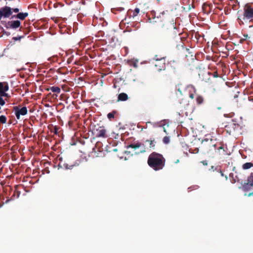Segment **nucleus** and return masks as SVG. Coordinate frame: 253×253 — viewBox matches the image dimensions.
Wrapping results in <instances>:
<instances>
[{
	"instance_id": "obj_42",
	"label": "nucleus",
	"mask_w": 253,
	"mask_h": 253,
	"mask_svg": "<svg viewBox=\"0 0 253 253\" xmlns=\"http://www.w3.org/2000/svg\"><path fill=\"white\" fill-rule=\"evenodd\" d=\"M179 162V160H177L175 162V164H177Z\"/></svg>"
},
{
	"instance_id": "obj_37",
	"label": "nucleus",
	"mask_w": 253,
	"mask_h": 253,
	"mask_svg": "<svg viewBox=\"0 0 253 253\" xmlns=\"http://www.w3.org/2000/svg\"><path fill=\"white\" fill-rule=\"evenodd\" d=\"M202 163L204 165L207 166L208 165V163L206 161H203L202 162Z\"/></svg>"
},
{
	"instance_id": "obj_18",
	"label": "nucleus",
	"mask_w": 253,
	"mask_h": 253,
	"mask_svg": "<svg viewBox=\"0 0 253 253\" xmlns=\"http://www.w3.org/2000/svg\"><path fill=\"white\" fill-rule=\"evenodd\" d=\"M79 165L78 164H77V163H74V164H68V163H64L63 164V167L66 169H72L74 167H76V166H78Z\"/></svg>"
},
{
	"instance_id": "obj_10",
	"label": "nucleus",
	"mask_w": 253,
	"mask_h": 253,
	"mask_svg": "<svg viewBox=\"0 0 253 253\" xmlns=\"http://www.w3.org/2000/svg\"><path fill=\"white\" fill-rule=\"evenodd\" d=\"M151 17H150L149 18V19L150 20V22L151 23H157V22H159L160 21H162V19L164 17V13H162V17L161 14H160L159 16H156L155 12L153 11L151 12Z\"/></svg>"
},
{
	"instance_id": "obj_12",
	"label": "nucleus",
	"mask_w": 253,
	"mask_h": 253,
	"mask_svg": "<svg viewBox=\"0 0 253 253\" xmlns=\"http://www.w3.org/2000/svg\"><path fill=\"white\" fill-rule=\"evenodd\" d=\"M2 13V16L4 17H9L12 14L11 8L8 6H5L0 9Z\"/></svg>"
},
{
	"instance_id": "obj_17",
	"label": "nucleus",
	"mask_w": 253,
	"mask_h": 253,
	"mask_svg": "<svg viewBox=\"0 0 253 253\" xmlns=\"http://www.w3.org/2000/svg\"><path fill=\"white\" fill-rule=\"evenodd\" d=\"M141 146H142V143L136 142L135 143L130 144V145H129L127 146V148H131L134 149H136L139 148V147H140Z\"/></svg>"
},
{
	"instance_id": "obj_2",
	"label": "nucleus",
	"mask_w": 253,
	"mask_h": 253,
	"mask_svg": "<svg viewBox=\"0 0 253 253\" xmlns=\"http://www.w3.org/2000/svg\"><path fill=\"white\" fill-rule=\"evenodd\" d=\"M217 145L215 139L207 138L202 140L200 148L204 154L211 156L216 151Z\"/></svg>"
},
{
	"instance_id": "obj_6",
	"label": "nucleus",
	"mask_w": 253,
	"mask_h": 253,
	"mask_svg": "<svg viewBox=\"0 0 253 253\" xmlns=\"http://www.w3.org/2000/svg\"><path fill=\"white\" fill-rule=\"evenodd\" d=\"M13 111L17 120H20L21 116H25L27 114L28 110L26 107H21L20 106H16L13 107Z\"/></svg>"
},
{
	"instance_id": "obj_7",
	"label": "nucleus",
	"mask_w": 253,
	"mask_h": 253,
	"mask_svg": "<svg viewBox=\"0 0 253 253\" xmlns=\"http://www.w3.org/2000/svg\"><path fill=\"white\" fill-rule=\"evenodd\" d=\"M165 61V57L156 59L155 66L158 71L165 70L166 69Z\"/></svg>"
},
{
	"instance_id": "obj_24",
	"label": "nucleus",
	"mask_w": 253,
	"mask_h": 253,
	"mask_svg": "<svg viewBox=\"0 0 253 253\" xmlns=\"http://www.w3.org/2000/svg\"><path fill=\"white\" fill-rule=\"evenodd\" d=\"M7 121V118L4 115H1L0 116V123L1 124H4L6 123Z\"/></svg>"
},
{
	"instance_id": "obj_16",
	"label": "nucleus",
	"mask_w": 253,
	"mask_h": 253,
	"mask_svg": "<svg viewBox=\"0 0 253 253\" xmlns=\"http://www.w3.org/2000/svg\"><path fill=\"white\" fill-rule=\"evenodd\" d=\"M47 91L51 90L52 92L56 93L57 94H59L61 91V89L58 86H50L46 89Z\"/></svg>"
},
{
	"instance_id": "obj_36",
	"label": "nucleus",
	"mask_w": 253,
	"mask_h": 253,
	"mask_svg": "<svg viewBox=\"0 0 253 253\" xmlns=\"http://www.w3.org/2000/svg\"><path fill=\"white\" fill-rule=\"evenodd\" d=\"M13 11L15 12V13H17V12H18L19 11V9L17 8H13Z\"/></svg>"
},
{
	"instance_id": "obj_39",
	"label": "nucleus",
	"mask_w": 253,
	"mask_h": 253,
	"mask_svg": "<svg viewBox=\"0 0 253 253\" xmlns=\"http://www.w3.org/2000/svg\"><path fill=\"white\" fill-rule=\"evenodd\" d=\"M253 195V192H252V193H250L248 195V197H250L251 196Z\"/></svg>"
},
{
	"instance_id": "obj_22",
	"label": "nucleus",
	"mask_w": 253,
	"mask_h": 253,
	"mask_svg": "<svg viewBox=\"0 0 253 253\" xmlns=\"http://www.w3.org/2000/svg\"><path fill=\"white\" fill-rule=\"evenodd\" d=\"M253 167V164L252 163H246L243 165V169H250Z\"/></svg>"
},
{
	"instance_id": "obj_45",
	"label": "nucleus",
	"mask_w": 253,
	"mask_h": 253,
	"mask_svg": "<svg viewBox=\"0 0 253 253\" xmlns=\"http://www.w3.org/2000/svg\"><path fill=\"white\" fill-rule=\"evenodd\" d=\"M113 151H117V149H113Z\"/></svg>"
},
{
	"instance_id": "obj_21",
	"label": "nucleus",
	"mask_w": 253,
	"mask_h": 253,
	"mask_svg": "<svg viewBox=\"0 0 253 253\" xmlns=\"http://www.w3.org/2000/svg\"><path fill=\"white\" fill-rule=\"evenodd\" d=\"M124 10V8L123 7H118V8H114L111 9V11L113 13L115 14H117L118 12L122 11Z\"/></svg>"
},
{
	"instance_id": "obj_30",
	"label": "nucleus",
	"mask_w": 253,
	"mask_h": 253,
	"mask_svg": "<svg viewBox=\"0 0 253 253\" xmlns=\"http://www.w3.org/2000/svg\"><path fill=\"white\" fill-rule=\"evenodd\" d=\"M4 83V89H3V91L4 92H6L7 91L8 89H9V86H8V84L7 83Z\"/></svg>"
},
{
	"instance_id": "obj_29",
	"label": "nucleus",
	"mask_w": 253,
	"mask_h": 253,
	"mask_svg": "<svg viewBox=\"0 0 253 253\" xmlns=\"http://www.w3.org/2000/svg\"><path fill=\"white\" fill-rule=\"evenodd\" d=\"M138 23L133 22L132 23L131 26L135 28L134 30H136L139 28V26L138 25Z\"/></svg>"
},
{
	"instance_id": "obj_44",
	"label": "nucleus",
	"mask_w": 253,
	"mask_h": 253,
	"mask_svg": "<svg viewBox=\"0 0 253 253\" xmlns=\"http://www.w3.org/2000/svg\"><path fill=\"white\" fill-rule=\"evenodd\" d=\"M178 91H179L180 93H181V91L180 90V89L179 88L178 89Z\"/></svg>"
},
{
	"instance_id": "obj_8",
	"label": "nucleus",
	"mask_w": 253,
	"mask_h": 253,
	"mask_svg": "<svg viewBox=\"0 0 253 253\" xmlns=\"http://www.w3.org/2000/svg\"><path fill=\"white\" fill-rule=\"evenodd\" d=\"M168 65L170 67L173 74L177 75L179 67L178 62L176 60H170L168 62Z\"/></svg>"
},
{
	"instance_id": "obj_26",
	"label": "nucleus",
	"mask_w": 253,
	"mask_h": 253,
	"mask_svg": "<svg viewBox=\"0 0 253 253\" xmlns=\"http://www.w3.org/2000/svg\"><path fill=\"white\" fill-rule=\"evenodd\" d=\"M247 180L251 182L253 186V173L252 172L250 176L248 177Z\"/></svg>"
},
{
	"instance_id": "obj_20",
	"label": "nucleus",
	"mask_w": 253,
	"mask_h": 253,
	"mask_svg": "<svg viewBox=\"0 0 253 253\" xmlns=\"http://www.w3.org/2000/svg\"><path fill=\"white\" fill-rule=\"evenodd\" d=\"M131 12H132V14L130 15V17H132L133 18H134L139 14L140 9L138 8H135L133 11L132 10Z\"/></svg>"
},
{
	"instance_id": "obj_32",
	"label": "nucleus",
	"mask_w": 253,
	"mask_h": 253,
	"mask_svg": "<svg viewBox=\"0 0 253 253\" xmlns=\"http://www.w3.org/2000/svg\"><path fill=\"white\" fill-rule=\"evenodd\" d=\"M4 83L0 82V90H3Z\"/></svg>"
},
{
	"instance_id": "obj_34",
	"label": "nucleus",
	"mask_w": 253,
	"mask_h": 253,
	"mask_svg": "<svg viewBox=\"0 0 253 253\" xmlns=\"http://www.w3.org/2000/svg\"><path fill=\"white\" fill-rule=\"evenodd\" d=\"M58 128L57 126H55L53 129V132L55 134H57Z\"/></svg>"
},
{
	"instance_id": "obj_1",
	"label": "nucleus",
	"mask_w": 253,
	"mask_h": 253,
	"mask_svg": "<svg viewBox=\"0 0 253 253\" xmlns=\"http://www.w3.org/2000/svg\"><path fill=\"white\" fill-rule=\"evenodd\" d=\"M149 166L155 171L162 169L165 166L166 159L163 155L153 152L151 153L147 160Z\"/></svg>"
},
{
	"instance_id": "obj_33",
	"label": "nucleus",
	"mask_w": 253,
	"mask_h": 253,
	"mask_svg": "<svg viewBox=\"0 0 253 253\" xmlns=\"http://www.w3.org/2000/svg\"><path fill=\"white\" fill-rule=\"evenodd\" d=\"M211 76H212L213 78H217L219 77L218 73L216 71L213 72V73L212 74Z\"/></svg>"
},
{
	"instance_id": "obj_9",
	"label": "nucleus",
	"mask_w": 253,
	"mask_h": 253,
	"mask_svg": "<svg viewBox=\"0 0 253 253\" xmlns=\"http://www.w3.org/2000/svg\"><path fill=\"white\" fill-rule=\"evenodd\" d=\"M95 135L97 137L107 138L108 137L107 130L103 126H99L96 129Z\"/></svg>"
},
{
	"instance_id": "obj_48",
	"label": "nucleus",
	"mask_w": 253,
	"mask_h": 253,
	"mask_svg": "<svg viewBox=\"0 0 253 253\" xmlns=\"http://www.w3.org/2000/svg\"><path fill=\"white\" fill-rule=\"evenodd\" d=\"M127 30L128 31V32H130V31H131L132 30Z\"/></svg>"
},
{
	"instance_id": "obj_47",
	"label": "nucleus",
	"mask_w": 253,
	"mask_h": 253,
	"mask_svg": "<svg viewBox=\"0 0 253 253\" xmlns=\"http://www.w3.org/2000/svg\"><path fill=\"white\" fill-rule=\"evenodd\" d=\"M163 128H164V131L166 132V130H165V128L164 127Z\"/></svg>"
},
{
	"instance_id": "obj_40",
	"label": "nucleus",
	"mask_w": 253,
	"mask_h": 253,
	"mask_svg": "<svg viewBox=\"0 0 253 253\" xmlns=\"http://www.w3.org/2000/svg\"><path fill=\"white\" fill-rule=\"evenodd\" d=\"M244 37L247 38H249L250 37H248V35H244Z\"/></svg>"
},
{
	"instance_id": "obj_23",
	"label": "nucleus",
	"mask_w": 253,
	"mask_h": 253,
	"mask_svg": "<svg viewBox=\"0 0 253 253\" xmlns=\"http://www.w3.org/2000/svg\"><path fill=\"white\" fill-rule=\"evenodd\" d=\"M117 113V111L115 110H114L112 111L111 112L108 113L107 114V117L110 120H111L112 119L114 118L115 115Z\"/></svg>"
},
{
	"instance_id": "obj_13",
	"label": "nucleus",
	"mask_w": 253,
	"mask_h": 253,
	"mask_svg": "<svg viewBox=\"0 0 253 253\" xmlns=\"http://www.w3.org/2000/svg\"><path fill=\"white\" fill-rule=\"evenodd\" d=\"M128 99L127 94L126 93L122 92L120 93L118 96L117 101H126Z\"/></svg>"
},
{
	"instance_id": "obj_11",
	"label": "nucleus",
	"mask_w": 253,
	"mask_h": 253,
	"mask_svg": "<svg viewBox=\"0 0 253 253\" xmlns=\"http://www.w3.org/2000/svg\"><path fill=\"white\" fill-rule=\"evenodd\" d=\"M211 75L212 73L206 71H202L199 74L200 79L206 83L208 82L210 80V78Z\"/></svg>"
},
{
	"instance_id": "obj_35",
	"label": "nucleus",
	"mask_w": 253,
	"mask_h": 253,
	"mask_svg": "<svg viewBox=\"0 0 253 253\" xmlns=\"http://www.w3.org/2000/svg\"><path fill=\"white\" fill-rule=\"evenodd\" d=\"M5 94V92L3 90H0V96L2 97Z\"/></svg>"
},
{
	"instance_id": "obj_27",
	"label": "nucleus",
	"mask_w": 253,
	"mask_h": 253,
	"mask_svg": "<svg viewBox=\"0 0 253 253\" xmlns=\"http://www.w3.org/2000/svg\"><path fill=\"white\" fill-rule=\"evenodd\" d=\"M209 7V5L206 4V3H204L203 4V6H202V9H203V11H204V12L205 13H208V11L207 10V8Z\"/></svg>"
},
{
	"instance_id": "obj_38",
	"label": "nucleus",
	"mask_w": 253,
	"mask_h": 253,
	"mask_svg": "<svg viewBox=\"0 0 253 253\" xmlns=\"http://www.w3.org/2000/svg\"><path fill=\"white\" fill-rule=\"evenodd\" d=\"M218 150H221V149H223V147L222 146H219L218 148H216Z\"/></svg>"
},
{
	"instance_id": "obj_43",
	"label": "nucleus",
	"mask_w": 253,
	"mask_h": 253,
	"mask_svg": "<svg viewBox=\"0 0 253 253\" xmlns=\"http://www.w3.org/2000/svg\"><path fill=\"white\" fill-rule=\"evenodd\" d=\"M155 59L156 60V59H159L158 57V55H156L155 57Z\"/></svg>"
},
{
	"instance_id": "obj_31",
	"label": "nucleus",
	"mask_w": 253,
	"mask_h": 253,
	"mask_svg": "<svg viewBox=\"0 0 253 253\" xmlns=\"http://www.w3.org/2000/svg\"><path fill=\"white\" fill-rule=\"evenodd\" d=\"M5 101L3 99L2 97L0 96V105L3 106L5 104Z\"/></svg>"
},
{
	"instance_id": "obj_14",
	"label": "nucleus",
	"mask_w": 253,
	"mask_h": 253,
	"mask_svg": "<svg viewBox=\"0 0 253 253\" xmlns=\"http://www.w3.org/2000/svg\"><path fill=\"white\" fill-rule=\"evenodd\" d=\"M253 186L251 182L247 180V181L242 185V189L244 191L247 192L251 190Z\"/></svg>"
},
{
	"instance_id": "obj_5",
	"label": "nucleus",
	"mask_w": 253,
	"mask_h": 253,
	"mask_svg": "<svg viewBox=\"0 0 253 253\" xmlns=\"http://www.w3.org/2000/svg\"><path fill=\"white\" fill-rule=\"evenodd\" d=\"M156 141L154 138L147 139L142 142V147L143 149L141 151V153H144L148 150H152L155 149Z\"/></svg>"
},
{
	"instance_id": "obj_46",
	"label": "nucleus",
	"mask_w": 253,
	"mask_h": 253,
	"mask_svg": "<svg viewBox=\"0 0 253 253\" xmlns=\"http://www.w3.org/2000/svg\"><path fill=\"white\" fill-rule=\"evenodd\" d=\"M15 40H17L18 39V38H14Z\"/></svg>"
},
{
	"instance_id": "obj_19",
	"label": "nucleus",
	"mask_w": 253,
	"mask_h": 253,
	"mask_svg": "<svg viewBox=\"0 0 253 253\" xmlns=\"http://www.w3.org/2000/svg\"><path fill=\"white\" fill-rule=\"evenodd\" d=\"M28 15V13L27 12L25 13H19L17 14L16 17L18 19H20L21 20H23L25 19L26 17Z\"/></svg>"
},
{
	"instance_id": "obj_3",
	"label": "nucleus",
	"mask_w": 253,
	"mask_h": 253,
	"mask_svg": "<svg viewBox=\"0 0 253 253\" xmlns=\"http://www.w3.org/2000/svg\"><path fill=\"white\" fill-rule=\"evenodd\" d=\"M162 31L165 34L174 35L177 34L175 23L173 21L165 20L164 17L162 19Z\"/></svg>"
},
{
	"instance_id": "obj_15",
	"label": "nucleus",
	"mask_w": 253,
	"mask_h": 253,
	"mask_svg": "<svg viewBox=\"0 0 253 253\" xmlns=\"http://www.w3.org/2000/svg\"><path fill=\"white\" fill-rule=\"evenodd\" d=\"M10 23V28H13V29H16V28H18L20 26V24H21L20 21H19L18 20L12 21L11 22H9L8 24H9Z\"/></svg>"
},
{
	"instance_id": "obj_25",
	"label": "nucleus",
	"mask_w": 253,
	"mask_h": 253,
	"mask_svg": "<svg viewBox=\"0 0 253 253\" xmlns=\"http://www.w3.org/2000/svg\"><path fill=\"white\" fill-rule=\"evenodd\" d=\"M195 0H192L193 2L192 4H190V3L188 4V9L187 10V11H190L192 8H195V5L194 3L195 2Z\"/></svg>"
},
{
	"instance_id": "obj_28",
	"label": "nucleus",
	"mask_w": 253,
	"mask_h": 253,
	"mask_svg": "<svg viewBox=\"0 0 253 253\" xmlns=\"http://www.w3.org/2000/svg\"><path fill=\"white\" fill-rule=\"evenodd\" d=\"M163 142L167 144L169 142V136H165L163 140Z\"/></svg>"
},
{
	"instance_id": "obj_41",
	"label": "nucleus",
	"mask_w": 253,
	"mask_h": 253,
	"mask_svg": "<svg viewBox=\"0 0 253 253\" xmlns=\"http://www.w3.org/2000/svg\"><path fill=\"white\" fill-rule=\"evenodd\" d=\"M3 96H7V97H8L9 96H8L7 93L5 92V94H4V95Z\"/></svg>"
},
{
	"instance_id": "obj_49",
	"label": "nucleus",
	"mask_w": 253,
	"mask_h": 253,
	"mask_svg": "<svg viewBox=\"0 0 253 253\" xmlns=\"http://www.w3.org/2000/svg\"><path fill=\"white\" fill-rule=\"evenodd\" d=\"M114 87H116L115 84L114 85Z\"/></svg>"
},
{
	"instance_id": "obj_4",
	"label": "nucleus",
	"mask_w": 253,
	"mask_h": 253,
	"mask_svg": "<svg viewBox=\"0 0 253 253\" xmlns=\"http://www.w3.org/2000/svg\"><path fill=\"white\" fill-rule=\"evenodd\" d=\"M189 97L193 99L195 98L197 105H201L204 103V98L203 96L196 94V89L193 85H189Z\"/></svg>"
}]
</instances>
